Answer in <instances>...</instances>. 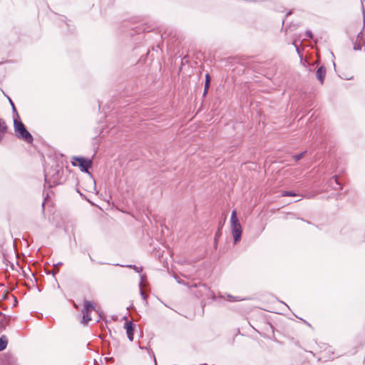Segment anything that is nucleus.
Returning a JSON list of instances; mask_svg holds the SVG:
<instances>
[{"mask_svg": "<svg viewBox=\"0 0 365 365\" xmlns=\"http://www.w3.org/2000/svg\"><path fill=\"white\" fill-rule=\"evenodd\" d=\"M230 225L233 243L237 245L242 239V229L235 210H232L231 213Z\"/></svg>", "mask_w": 365, "mask_h": 365, "instance_id": "20e7f679", "label": "nucleus"}, {"mask_svg": "<svg viewBox=\"0 0 365 365\" xmlns=\"http://www.w3.org/2000/svg\"><path fill=\"white\" fill-rule=\"evenodd\" d=\"M12 297H13V298L14 299V303H17V299H16V297H14V296H12Z\"/></svg>", "mask_w": 365, "mask_h": 365, "instance_id": "4c0bfd02", "label": "nucleus"}, {"mask_svg": "<svg viewBox=\"0 0 365 365\" xmlns=\"http://www.w3.org/2000/svg\"><path fill=\"white\" fill-rule=\"evenodd\" d=\"M41 206H42V210L43 211L44 210V207H45V202H43Z\"/></svg>", "mask_w": 365, "mask_h": 365, "instance_id": "c9c22d12", "label": "nucleus"}, {"mask_svg": "<svg viewBox=\"0 0 365 365\" xmlns=\"http://www.w3.org/2000/svg\"><path fill=\"white\" fill-rule=\"evenodd\" d=\"M227 299L230 302H235V297L231 294H227Z\"/></svg>", "mask_w": 365, "mask_h": 365, "instance_id": "c756f323", "label": "nucleus"}, {"mask_svg": "<svg viewBox=\"0 0 365 365\" xmlns=\"http://www.w3.org/2000/svg\"><path fill=\"white\" fill-rule=\"evenodd\" d=\"M123 328L126 330V334L130 341H133L135 324L132 321H125Z\"/></svg>", "mask_w": 365, "mask_h": 365, "instance_id": "0eeeda50", "label": "nucleus"}, {"mask_svg": "<svg viewBox=\"0 0 365 365\" xmlns=\"http://www.w3.org/2000/svg\"><path fill=\"white\" fill-rule=\"evenodd\" d=\"M224 225V222H222L221 221L219 222L217 231L215 233V236L216 238H220L222 235V227Z\"/></svg>", "mask_w": 365, "mask_h": 365, "instance_id": "dca6fc26", "label": "nucleus"}, {"mask_svg": "<svg viewBox=\"0 0 365 365\" xmlns=\"http://www.w3.org/2000/svg\"><path fill=\"white\" fill-rule=\"evenodd\" d=\"M145 31V29L142 26H137L135 27H131L129 30L127 31V35L130 36H133L135 34H140L141 33Z\"/></svg>", "mask_w": 365, "mask_h": 365, "instance_id": "9d476101", "label": "nucleus"}, {"mask_svg": "<svg viewBox=\"0 0 365 365\" xmlns=\"http://www.w3.org/2000/svg\"><path fill=\"white\" fill-rule=\"evenodd\" d=\"M284 31H285V32L287 31V27H285Z\"/></svg>", "mask_w": 365, "mask_h": 365, "instance_id": "a18cd8bd", "label": "nucleus"}, {"mask_svg": "<svg viewBox=\"0 0 365 365\" xmlns=\"http://www.w3.org/2000/svg\"><path fill=\"white\" fill-rule=\"evenodd\" d=\"M145 277H145V275L140 274V279H141V280H140V286L141 285L143 280V279H144V278H145Z\"/></svg>", "mask_w": 365, "mask_h": 365, "instance_id": "7c9ffc66", "label": "nucleus"}, {"mask_svg": "<svg viewBox=\"0 0 365 365\" xmlns=\"http://www.w3.org/2000/svg\"><path fill=\"white\" fill-rule=\"evenodd\" d=\"M292 10L289 11L286 14V18L292 14Z\"/></svg>", "mask_w": 365, "mask_h": 365, "instance_id": "f704fd0d", "label": "nucleus"}, {"mask_svg": "<svg viewBox=\"0 0 365 365\" xmlns=\"http://www.w3.org/2000/svg\"><path fill=\"white\" fill-rule=\"evenodd\" d=\"M326 73H327V68L324 65L319 66L316 71L317 79L320 82L321 84H323L324 82Z\"/></svg>", "mask_w": 365, "mask_h": 365, "instance_id": "6e6552de", "label": "nucleus"}, {"mask_svg": "<svg viewBox=\"0 0 365 365\" xmlns=\"http://www.w3.org/2000/svg\"><path fill=\"white\" fill-rule=\"evenodd\" d=\"M4 94L7 98V99H8V101H9V103H10L11 107L13 106V105H15L14 101H12V99L9 96H7L5 93H4Z\"/></svg>", "mask_w": 365, "mask_h": 365, "instance_id": "c85d7f7f", "label": "nucleus"}, {"mask_svg": "<svg viewBox=\"0 0 365 365\" xmlns=\"http://www.w3.org/2000/svg\"><path fill=\"white\" fill-rule=\"evenodd\" d=\"M305 36L309 38H313V34L310 30H307L305 32Z\"/></svg>", "mask_w": 365, "mask_h": 365, "instance_id": "b1692460", "label": "nucleus"}, {"mask_svg": "<svg viewBox=\"0 0 365 365\" xmlns=\"http://www.w3.org/2000/svg\"><path fill=\"white\" fill-rule=\"evenodd\" d=\"M63 172V165L57 162H53L50 167L46 166L44 168V185H47L51 187L61 184Z\"/></svg>", "mask_w": 365, "mask_h": 365, "instance_id": "f257e3e1", "label": "nucleus"}, {"mask_svg": "<svg viewBox=\"0 0 365 365\" xmlns=\"http://www.w3.org/2000/svg\"><path fill=\"white\" fill-rule=\"evenodd\" d=\"M154 361H155V365H157V363H156V359H155V358H154Z\"/></svg>", "mask_w": 365, "mask_h": 365, "instance_id": "37998d69", "label": "nucleus"}, {"mask_svg": "<svg viewBox=\"0 0 365 365\" xmlns=\"http://www.w3.org/2000/svg\"><path fill=\"white\" fill-rule=\"evenodd\" d=\"M57 272H58V271H56V272H55V271H53H53L51 272V273H52L53 276H54Z\"/></svg>", "mask_w": 365, "mask_h": 365, "instance_id": "58836bf2", "label": "nucleus"}, {"mask_svg": "<svg viewBox=\"0 0 365 365\" xmlns=\"http://www.w3.org/2000/svg\"><path fill=\"white\" fill-rule=\"evenodd\" d=\"M307 152V150H304V151L301 152L299 153L295 154V155H293V158L294 159V160L296 162H298V161H299L301 159H302L305 156Z\"/></svg>", "mask_w": 365, "mask_h": 365, "instance_id": "6ab92c4d", "label": "nucleus"}, {"mask_svg": "<svg viewBox=\"0 0 365 365\" xmlns=\"http://www.w3.org/2000/svg\"><path fill=\"white\" fill-rule=\"evenodd\" d=\"M244 300V299H241L240 297H235V302H239Z\"/></svg>", "mask_w": 365, "mask_h": 365, "instance_id": "2f4dec72", "label": "nucleus"}, {"mask_svg": "<svg viewBox=\"0 0 365 365\" xmlns=\"http://www.w3.org/2000/svg\"><path fill=\"white\" fill-rule=\"evenodd\" d=\"M329 185L332 187L334 190H341L342 189V185L339 182V180L337 177V175H334L330 180H329Z\"/></svg>", "mask_w": 365, "mask_h": 365, "instance_id": "1a4fd4ad", "label": "nucleus"}, {"mask_svg": "<svg viewBox=\"0 0 365 365\" xmlns=\"http://www.w3.org/2000/svg\"><path fill=\"white\" fill-rule=\"evenodd\" d=\"M209 88H206V87H204V91H203V93H202V98H205L206 96L207 95V93H208V91H209Z\"/></svg>", "mask_w": 365, "mask_h": 365, "instance_id": "cd10ccee", "label": "nucleus"}, {"mask_svg": "<svg viewBox=\"0 0 365 365\" xmlns=\"http://www.w3.org/2000/svg\"><path fill=\"white\" fill-rule=\"evenodd\" d=\"M298 195L294 191V190H283L282 192V196L283 197H294L297 196Z\"/></svg>", "mask_w": 365, "mask_h": 365, "instance_id": "a211bd4d", "label": "nucleus"}, {"mask_svg": "<svg viewBox=\"0 0 365 365\" xmlns=\"http://www.w3.org/2000/svg\"><path fill=\"white\" fill-rule=\"evenodd\" d=\"M96 310V306L93 302L89 301L86 299H83V308L81 310L82 320L81 323L84 325L88 324L91 321V312Z\"/></svg>", "mask_w": 365, "mask_h": 365, "instance_id": "39448f33", "label": "nucleus"}, {"mask_svg": "<svg viewBox=\"0 0 365 365\" xmlns=\"http://www.w3.org/2000/svg\"><path fill=\"white\" fill-rule=\"evenodd\" d=\"M7 132V125L4 119L0 118V142L2 140L4 134Z\"/></svg>", "mask_w": 365, "mask_h": 365, "instance_id": "ddd939ff", "label": "nucleus"}, {"mask_svg": "<svg viewBox=\"0 0 365 365\" xmlns=\"http://www.w3.org/2000/svg\"><path fill=\"white\" fill-rule=\"evenodd\" d=\"M209 88H206V87H204V91H203V93H202V98H205L206 96L207 95V93H208V91H209Z\"/></svg>", "mask_w": 365, "mask_h": 365, "instance_id": "bb28decb", "label": "nucleus"}, {"mask_svg": "<svg viewBox=\"0 0 365 365\" xmlns=\"http://www.w3.org/2000/svg\"><path fill=\"white\" fill-rule=\"evenodd\" d=\"M88 256H89V258H90V259H91V261H94V259L92 258V257H91L90 255H88Z\"/></svg>", "mask_w": 365, "mask_h": 365, "instance_id": "a19ab883", "label": "nucleus"}, {"mask_svg": "<svg viewBox=\"0 0 365 365\" xmlns=\"http://www.w3.org/2000/svg\"><path fill=\"white\" fill-rule=\"evenodd\" d=\"M294 46H295V48H296V51H297V52L298 53H299V50L298 46H297V45H296L294 43Z\"/></svg>", "mask_w": 365, "mask_h": 365, "instance_id": "72a5a7b5", "label": "nucleus"}, {"mask_svg": "<svg viewBox=\"0 0 365 365\" xmlns=\"http://www.w3.org/2000/svg\"><path fill=\"white\" fill-rule=\"evenodd\" d=\"M303 322H304L306 324H307L309 327H311V324H310L309 322H307V321L303 320Z\"/></svg>", "mask_w": 365, "mask_h": 365, "instance_id": "e433bc0d", "label": "nucleus"}, {"mask_svg": "<svg viewBox=\"0 0 365 365\" xmlns=\"http://www.w3.org/2000/svg\"><path fill=\"white\" fill-rule=\"evenodd\" d=\"M220 238H216L215 236H214V243H213V245H214V248L215 250L217 249V247H218V242H219V240H220Z\"/></svg>", "mask_w": 365, "mask_h": 365, "instance_id": "5701e85b", "label": "nucleus"}, {"mask_svg": "<svg viewBox=\"0 0 365 365\" xmlns=\"http://www.w3.org/2000/svg\"><path fill=\"white\" fill-rule=\"evenodd\" d=\"M300 62L303 64V66L307 68L309 71H312L314 68V64L317 62L309 63L307 59L303 58L302 56H300Z\"/></svg>", "mask_w": 365, "mask_h": 365, "instance_id": "f8f14e48", "label": "nucleus"}, {"mask_svg": "<svg viewBox=\"0 0 365 365\" xmlns=\"http://www.w3.org/2000/svg\"><path fill=\"white\" fill-rule=\"evenodd\" d=\"M89 345H90V343H88L87 346H88V348H89Z\"/></svg>", "mask_w": 365, "mask_h": 365, "instance_id": "49530a36", "label": "nucleus"}, {"mask_svg": "<svg viewBox=\"0 0 365 365\" xmlns=\"http://www.w3.org/2000/svg\"><path fill=\"white\" fill-rule=\"evenodd\" d=\"M199 287L201 288L200 291H207V297H210L213 301H215L217 299V297L215 296V293L212 291H211L210 287H208L206 284H200Z\"/></svg>", "mask_w": 365, "mask_h": 365, "instance_id": "9b49d317", "label": "nucleus"}, {"mask_svg": "<svg viewBox=\"0 0 365 365\" xmlns=\"http://www.w3.org/2000/svg\"><path fill=\"white\" fill-rule=\"evenodd\" d=\"M63 264V263L61 262H59L56 264H54V267H59V266H61Z\"/></svg>", "mask_w": 365, "mask_h": 365, "instance_id": "473e14b6", "label": "nucleus"}, {"mask_svg": "<svg viewBox=\"0 0 365 365\" xmlns=\"http://www.w3.org/2000/svg\"><path fill=\"white\" fill-rule=\"evenodd\" d=\"M14 129L17 138L25 141L27 143H32L34 138L31 133L27 130L26 125L21 120H15L14 122Z\"/></svg>", "mask_w": 365, "mask_h": 365, "instance_id": "7ed1b4c3", "label": "nucleus"}, {"mask_svg": "<svg viewBox=\"0 0 365 365\" xmlns=\"http://www.w3.org/2000/svg\"><path fill=\"white\" fill-rule=\"evenodd\" d=\"M0 365H17L16 358L11 353L0 354Z\"/></svg>", "mask_w": 365, "mask_h": 365, "instance_id": "423d86ee", "label": "nucleus"}, {"mask_svg": "<svg viewBox=\"0 0 365 365\" xmlns=\"http://www.w3.org/2000/svg\"><path fill=\"white\" fill-rule=\"evenodd\" d=\"M364 44V43H363V41H361V43L360 41L359 42H357V41L354 42V50L361 51Z\"/></svg>", "mask_w": 365, "mask_h": 365, "instance_id": "412c9836", "label": "nucleus"}, {"mask_svg": "<svg viewBox=\"0 0 365 365\" xmlns=\"http://www.w3.org/2000/svg\"><path fill=\"white\" fill-rule=\"evenodd\" d=\"M284 21H285V19L282 20V24L284 25Z\"/></svg>", "mask_w": 365, "mask_h": 365, "instance_id": "c03bdc74", "label": "nucleus"}, {"mask_svg": "<svg viewBox=\"0 0 365 365\" xmlns=\"http://www.w3.org/2000/svg\"><path fill=\"white\" fill-rule=\"evenodd\" d=\"M6 295H7L6 294H3V299H6Z\"/></svg>", "mask_w": 365, "mask_h": 365, "instance_id": "ea45409f", "label": "nucleus"}, {"mask_svg": "<svg viewBox=\"0 0 365 365\" xmlns=\"http://www.w3.org/2000/svg\"><path fill=\"white\" fill-rule=\"evenodd\" d=\"M8 344V339L6 336L2 335L0 336V351L4 350Z\"/></svg>", "mask_w": 365, "mask_h": 365, "instance_id": "4468645a", "label": "nucleus"}, {"mask_svg": "<svg viewBox=\"0 0 365 365\" xmlns=\"http://www.w3.org/2000/svg\"><path fill=\"white\" fill-rule=\"evenodd\" d=\"M96 153V151H95L91 158L83 156H73L72 158L71 163L73 166H78L81 172L88 174L89 176L93 178V175L90 173L89 169L93 166V159L94 158Z\"/></svg>", "mask_w": 365, "mask_h": 365, "instance_id": "f03ea898", "label": "nucleus"}, {"mask_svg": "<svg viewBox=\"0 0 365 365\" xmlns=\"http://www.w3.org/2000/svg\"><path fill=\"white\" fill-rule=\"evenodd\" d=\"M140 295H141L142 299H143L145 302H147V299H146L147 297H146L145 294L144 293V292H143L141 289H140Z\"/></svg>", "mask_w": 365, "mask_h": 365, "instance_id": "a878e982", "label": "nucleus"}, {"mask_svg": "<svg viewBox=\"0 0 365 365\" xmlns=\"http://www.w3.org/2000/svg\"><path fill=\"white\" fill-rule=\"evenodd\" d=\"M115 265L116 266L125 267H128V268L133 269L135 272H136L138 273H140L143 271V267H137L135 264L122 265V264H116Z\"/></svg>", "mask_w": 365, "mask_h": 365, "instance_id": "2eb2a0df", "label": "nucleus"}, {"mask_svg": "<svg viewBox=\"0 0 365 365\" xmlns=\"http://www.w3.org/2000/svg\"><path fill=\"white\" fill-rule=\"evenodd\" d=\"M104 360L108 363H113L114 362V358L113 356L110 357H105Z\"/></svg>", "mask_w": 365, "mask_h": 365, "instance_id": "393cba45", "label": "nucleus"}, {"mask_svg": "<svg viewBox=\"0 0 365 365\" xmlns=\"http://www.w3.org/2000/svg\"><path fill=\"white\" fill-rule=\"evenodd\" d=\"M205 86L206 88L210 87L211 76L209 73H207L205 76Z\"/></svg>", "mask_w": 365, "mask_h": 365, "instance_id": "aec40b11", "label": "nucleus"}, {"mask_svg": "<svg viewBox=\"0 0 365 365\" xmlns=\"http://www.w3.org/2000/svg\"><path fill=\"white\" fill-rule=\"evenodd\" d=\"M12 110V114H13V121L14 122L15 120H21L20 116L19 115V113L17 111V109L15 106V105H13L11 107Z\"/></svg>", "mask_w": 365, "mask_h": 365, "instance_id": "f3484780", "label": "nucleus"}, {"mask_svg": "<svg viewBox=\"0 0 365 365\" xmlns=\"http://www.w3.org/2000/svg\"><path fill=\"white\" fill-rule=\"evenodd\" d=\"M0 316H4V317H5V314H3L1 312H0Z\"/></svg>", "mask_w": 365, "mask_h": 365, "instance_id": "79ce46f5", "label": "nucleus"}, {"mask_svg": "<svg viewBox=\"0 0 365 365\" xmlns=\"http://www.w3.org/2000/svg\"><path fill=\"white\" fill-rule=\"evenodd\" d=\"M357 38L360 41H363V43H364V34L362 33V31H360L358 34H357Z\"/></svg>", "mask_w": 365, "mask_h": 365, "instance_id": "4be33fe9", "label": "nucleus"}]
</instances>
